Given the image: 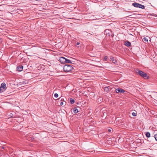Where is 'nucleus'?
Masks as SVG:
<instances>
[{"label":"nucleus","mask_w":157,"mask_h":157,"mask_svg":"<svg viewBox=\"0 0 157 157\" xmlns=\"http://www.w3.org/2000/svg\"><path fill=\"white\" fill-rule=\"evenodd\" d=\"M136 71V73H138L141 76L143 77L145 79H147L149 78V77L147 76L146 73L141 71L139 70L138 69H137Z\"/></svg>","instance_id":"f257e3e1"},{"label":"nucleus","mask_w":157,"mask_h":157,"mask_svg":"<svg viewBox=\"0 0 157 157\" xmlns=\"http://www.w3.org/2000/svg\"><path fill=\"white\" fill-rule=\"evenodd\" d=\"M73 69V67L71 65H65L64 66L63 69L64 71L69 72Z\"/></svg>","instance_id":"f03ea898"},{"label":"nucleus","mask_w":157,"mask_h":157,"mask_svg":"<svg viewBox=\"0 0 157 157\" xmlns=\"http://www.w3.org/2000/svg\"><path fill=\"white\" fill-rule=\"evenodd\" d=\"M132 5L135 7H138L142 9H144L145 7L144 5L136 2L132 3Z\"/></svg>","instance_id":"7ed1b4c3"},{"label":"nucleus","mask_w":157,"mask_h":157,"mask_svg":"<svg viewBox=\"0 0 157 157\" xmlns=\"http://www.w3.org/2000/svg\"><path fill=\"white\" fill-rule=\"evenodd\" d=\"M115 91L117 93L122 94L124 92L125 90L122 88H118L115 90Z\"/></svg>","instance_id":"20e7f679"},{"label":"nucleus","mask_w":157,"mask_h":157,"mask_svg":"<svg viewBox=\"0 0 157 157\" xmlns=\"http://www.w3.org/2000/svg\"><path fill=\"white\" fill-rule=\"evenodd\" d=\"M0 88V90H2V92L6 90V84L5 83L3 82L1 84Z\"/></svg>","instance_id":"39448f33"},{"label":"nucleus","mask_w":157,"mask_h":157,"mask_svg":"<svg viewBox=\"0 0 157 157\" xmlns=\"http://www.w3.org/2000/svg\"><path fill=\"white\" fill-rule=\"evenodd\" d=\"M65 58L63 57H60L59 58V61L60 62L63 63H65Z\"/></svg>","instance_id":"423d86ee"},{"label":"nucleus","mask_w":157,"mask_h":157,"mask_svg":"<svg viewBox=\"0 0 157 157\" xmlns=\"http://www.w3.org/2000/svg\"><path fill=\"white\" fill-rule=\"evenodd\" d=\"M110 60L112 61V62L114 63H117V61L113 57H111L110 58Z\"/></svg>","instance_id":"0eeeda50"},{"label":"nucleus","mask_w":157,"mask_h":157,"mask_svg":"<svg viewBox=\"0 0 157 157\" xmlns=\"http://www.w3.org/2000/svg\"><path fill=\"white\" fill-rule=\"evenodd\" d=\"M124 45L127 47H129L131 45V43L128 41H125Z\"/></svg>","instance_id":"6e6552de"},{"label":"nucleus","mask_w":157,"mask_h":157,"mask_svg":"<svg viewBox=\"0 0 157 157\" xmlns=\"http://www.w3.org/2000/svg\"><path fill=\"white\" fill-rule=\"evenodd\" d=\"M73 111L75 113H76L78 112V110L76 107H75L73 109Z\"/></svg>","instance_id":"1a4fd4ad"},{"label":"nucleus","mask_w":157,"mask_h":157,"mask_svg":"<svg viewBox=\"0 0 157 157\" xmlns=\"http://www.w3.org/2000/svg\"><path fill=\"white\" fill-rule=\"evenodd\" d=\"M65 63H72V62H71V60H70L69 59H66V58L65 59Z\"/></svg>","instance_id":"9d476101"},{"label":"nucleus","mask_w":157,"mask_h":157,"mask_svg":"<svg viewBox=\"0 0 157 157\" xmlns=\"http://www.w3.org/2000/svg\"><path fill=\"white\" fill-rule=\"evenodd\" d=\"M148 38H149L148 36L144 37L143 38V40L147 42Z\"/></svg>","instance_id":"9b49d317"},{"label":"nucleus","mask_w":157,"mask_h":157,"mask_svg":"<svg viewBox=\"0 0 157 157\" xmlns=\"http://www.w3.org/2000/svg\"><path fill=\"white\" fill-rule=\"evenodd\" d=\"M145 135L146 137L147 138L150 137V134L148 132H147L146 133Z\"/></svg>","instance_id":"f8f14e48"},{"label":"nucleus","mask_w":157,"mask_h":157,"mask_svg":"<svg viewBox=\"0 0 157 157\" xmlns=\"http://www.w3.org/2000/svg\"><path fill=\"white\" fill-rule=\"evenodd\" d=\"M109 88H110L109 86L105 87L104 88V90L105 91H108L109 90Z\"/></svg>","instance_id":"ddd939ff"},{"label":"nucleus","mask_w":157,"mask_h":157,"mask_svg":"<svg viewBox=\"0 0 157 157\" xmlns=\"http://www.w3.org/2000/svg\"><path fill=\"white\" fill-rule=\"evenodd\" d=\"M70 102L71 104H73L75 102V100L72 98L70 99Z\"/></svg>","instance_id":"4468645a"},{"label":"nucleus","mask_w":157,"mask_h":157,"mask_svg":"<svg viewBox=\"0 0 157 157\" xmlns=\"http://www.w3.org/2000/svg\"><path fill=\"white\" fill-rule=\"evenodd\" d=\"M132 115L133 116H136V114H137V113H136V111L135 112H133L132 113Z\"/></svg>","instance_id":"2eb2a0df"},{"label":"nucleus","mask_w":157,"mask_h":157,"mask_svg":"<svg viewBox=\"0 0 157 157\" xmlns=\"http://www.w3.org/2000/svg\"><path fill=\"white\" fill-rule=\"evenodd\" d=\"M109 30L108 29H106L104 33L105 34H107V33L108 34H109Z\"/></svg>","instance_id":"dca6fc26"},{"label":"nucleus","mask_w":157,"mask_h":157,"mask_svg":"<svg viewBox=\"0 0 157 157\" xmlns=\"http://www.w3.org/2000/svg\"><path fill=\"white\" fill-rule=\"evenodd\" d=\"M54 96L56 98H57L58 97V94L56 93L55 94H54Z\"/></svg>","instance_id":"f3484780"},{"label":"nucleus","mask_w":157,"mask_h":157,"mask_svg":"<svg viewBox=\"0 0 157 157\" xmlns=\"http://www.w3.org/2000/svg\"><path fill=\"white\" fill-rule=\"evenodd\" d=\"M107 57L106 56H105L104 58V60L105 61H107Z\"/></svg>","instance_id":"a211bd4d"},{"label":"nucleus","mask_w":157,"mask_h":157,"mask_svg":"<svg viewBox=\"0 0 157 157\" xmlns=\"http://www.w3.org/2000/svg\"><path fill=\"white\" fill-rule=\"evenodd\" d=\"M20 83H22L23 84H26V82L24 81H22V82L20 81Z\"/></svg>","instance_id":"6ab92c4d"},{"label":"nucleus","mask_w":157,"mask_h":157,"mask_svg":"<svg viewBox=\"0 0 157 157\" xmlns=\"http://www.w3.org/2000/svg\"><path fill=\"white\" fill-rule=\"evenodd\" d=\"M23 69V66H20V72Z\"/></svg>","instance_id":"aec40b11"},{"label":"nucleus","mask_w":157,"mask_h":157,"mask_svg":"<svg viewBox=\"0 0 157 157\" xmlns=\"http://www.w3.org/2000/svg\"><path fill=\"white\" fill-rule=\"evenodd\" d=\"M60 105L61 106H64V105L63 102H62V101L61 102V103H60Z\"/></svg>","instance_id":"412c9836"},{"label":"nucleus","mask_w":157,"mask_h":157,"mask_svg":"<svg viewBox=\"0 0 157 157\" xmlns=\"http://www.w3.org/2000/svg\"><path fill=\"white\" fill-rule=\"evenodd\" d=\"M155 140L157 141V134L155 135Z\"/></svg>","instance_id":"4be33fe9"},{"label":"nucleus","mask_w":157,"mask_h":157,"mask_svg":"<svg viewBox=\"0 0 157 157\" xmlns=\"http://www.w3.org/2000/svg\"><path fill=\"white\" fill-rule=\"evenodd\" d=\"M19 66H18L17 67V71H20V69L19 68Z\"/></svg>","instance_id":"5701e85b"},{"label":"nucleus","mask_w":157,"mask_h":157,"mask_svg":"<svg viewBox=\"0 0 157 157\" xmlns=\"http://www.w3.org/2000/svg\"><path fill=\"white\" fill-rule=\"evenodd\" d=\"M80 44V43L79 42H77V43H76V45H79Z\"/></svg>","instance_id":"b1692460"},{"label":"nucleus","mask_w":157,"mask_h":157,"mask_svg":"<svg viewBox=\"0 0 157 157\" xmlns=\"http://www.w3.org/2000/svg\"><path fill=\"white\" fill-rule=\"evenodd\" d=\"M111 129H109L108 130V131L109 132H111Z\"/></svg>","instance_id":"393cba45"},{"label":"nucleus","mask_w":157,"mask_h":157,"mask_svg":"<svg viewBox=\"0 0 157 157\" xmlns=\"http://www.w3.org/2000/svg\"><path fill=\"white\" fill-rule=\"evenodd\" d=\"M23 119L22 118H21L20 117V121H23Z\"/></svg>","instance_id":"a878e982"},{"label":"nucleus","mask_w":157,"mask_h":157,"mask_svg":"<svg viewBox=\"0 0 157 157\" xmlns=\"http://www.w3.org/2000/svg\"><path fill=\"white\" fill-rule=\"evenodd\" d=\"M2 42V40L0 38V43H1Z\"/></svg>","instance_id":"bb28decb"},{"label":"nucleus","mask_w":157,"mask_h":157,"mask_svg":"<svg viewBox=\"0 0 157 157\" xmlns=\"http://www.w3.org/2000/svg\"><path fill=\"white\" fill-rule=\"evenodd\" d=\"M23 46V45H21H21H20V47H21V48H22L23 47H22V46Z\"/></svg>","instance_id":"cd10ccee"},{"label":"nucleus","mask_w":157,"mask_h":157,"mask_svg":"<svg viewBox=\"0 0 157 157\" xmlns=\"http://www.w3.org/2000/svg\"><path fill=\"white\" fill-rule=\"evenodd\" d=\"M34 138H32V139H31V140H34Z\"/></svg>","instance_id":"c85d7f7f"},{"label":"nucleus","mask_w":157,"mask_h":157,"mask_svg":"<svg viewBox=\"0 0 157 157\" xmlns=\"http://www.w3.org/2000/svg\"><path fill=\"white\" fill-rule=\"evenodd\" d=\"M21 10H20V15H21L22 14L21 13Z\"/></svg>","instance_id":"c756f323"}]
</instances>
